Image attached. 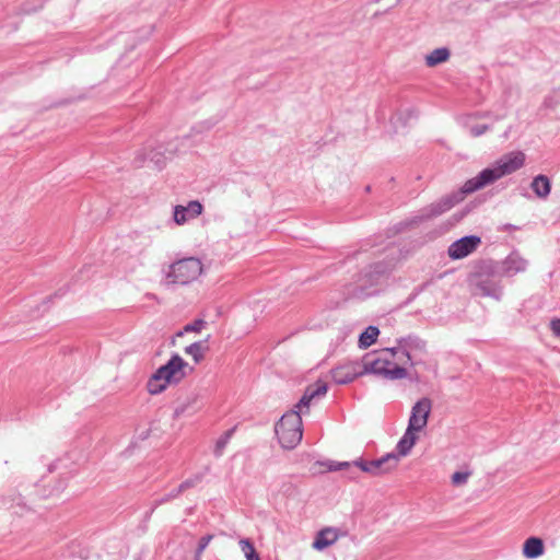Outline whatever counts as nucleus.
<instances>
[{"label":"nucleus","mask_w":560,"mask_h":560,"mask_svg":"<svg viewBox=\"0 0 560 560\" xmlns=\"http://www.w3.org/2000/svg\"><path fill=\"white\" fill-rule=\"evenodd\" d=\"M525 162L523 152H511L503 155L492 166L483 168L478 175L465 182L460 189L462 195L472 194L505 175H510L520 170Z\"/></svg>","instance_id":"obj_1"},{"label":"nucleus","mask_w":560,"mask_h":560,"mask_svg":"<svg viewBox=\"0 0 560 560\" xmlns=\"http://www.w3.org/2000/svg\"><path fill=\"white\" fill-rule=\"evenodd\" d=\"M502 278L495 260L482 259L475 264L469 275V284L475 295L500 301L503 296Z\"/></svg>","instance_id":"obj_2"},{"label":"nucleus","mask_w":560,"mask_h":560,"mask_svg":"<svg viewBox=\"0 0 560 560\" xmlns=\"http://www.w3.org/2000/svg\"><path fill=\"white\" fill-rule=\"evenodd\" d=\"M275 433L281 447L294 448L302 440L303 423L300 411L285 412L275 425Z\"/></svg>","instance_id":"obj_3"},{"label":"nucleus","mask_w":560,"mask_h":560,"mask_svg":"<svg viewBox=\"0 0 560 560\" xmlns=\"http://www.w3.org/2000/svg\"><path fill=\"white\" fill-rule=\"evenodd\" d=\"M462 197L457 195H448L442 197L436 202H432L429 206L422 208L418 214L412 217L411 219L399 222L395 229L396 233H400L409 228L416 226L424 221H429L433 218H436L444 212L451 210L457 202H459Z\"/></svg>","instance_id":"obj_4"},{"label":"nucleus","mask_w":560,"mask_h":560,"mask_svg":"<svg viewBox=\"0 0 560 560\" xmlns=\"http://www.w3.org/2000/svg\"><path fill=\"white\" fill-rule=\"evenodd\" d=\"M202 272V262L196 257H186L168 266L165 273L171 284H188L195 281Z\"/></svg>","instance_id":"obj_5"},{"label":"nucleus","mask_w":560,"mask_h":560,"mask_svg":"<svg viewBox=\"0 0 560 560\" xmlns=\"http://www.w3.org/2000/svg\"><path fill=\"white\" fill-rule=\"evenodd\" d=\"M396 264L397 258L395 256H387L383 260L369 265L363 272L365 283L371 285L378 283L383 277L388 276L395 269Z\"/></svg>","instance_id":"obj_6"},{"label":"nucleus","mask_w":560,"mask_h":560,"mask_svg":"<svg viewBox=\"0 0 560 560\" xmlns=\"http://www.w3.org/2000/svg\"><path fill=\"white\" fill-rule=\"evenodd\" d=\"M187 362L178 354L174 353L166 364L155 371L156 378H163L165 382L179 381L185 376L183 369Z\"/></svg>","instance_id":"obj_7"},{"label":"nucleus","mask_w":560,"mask_h":560,"mask_svg":"<svg viewBox=\"0 0 560 560\" xmlns=\"http://www.w3.org/2000/svg\"><path fill=\"white\" fill-rule=\"evenodd\" d=\"M481 244V238L477 235H466L453 242L447 249L451 259H463L470 255Z\"/></svg>","instance_id":"obj_8"},{"label":"nucleus","mask_w":560,"mask_h":560,"mask_svg":"<svg viewBox=\"0 0 560 560\" xmlns=\"http://www.w3.org/2000/svg\"><path fill=\"white\" fill-rule=\"evenodd\" d=\"M432 401L428 397L419 399L411 408L408 427L417 431H422L430 417Z\"/></svg>","instance_id":"obj_9"},{"label":"nucleus","mask_w":560,"mask_h":560,"mask_svg":"<svg viewBox=\"0 0 560 560\" xmlns=\"http://www.w3.org/2000/svg\"><path fill=\"white\" fill-rule=\"evenodd\" d=\"M497 266L502 277H514L527 269L528 261L514 250L504 260L497 261Z\"/></svg>","instance_id":"obj_10"},{"label":"nucleus","mask_w":560,"mask_h":560,"mask_svg":"<svg viewBox=\"0 0 560 560\" xmlns=\"http://www.w3.org/2000/svg\"><path fill=\"white\" fill-rule=\"evenodd\" d=\"M334 382L338 385H346L353 382L357 377L362 376L360 371V362L351 361L340 364L330 370Z\"/></svg>","instance_id":"obj_11"},{"label":"nucleus","mask_w":560,"mask_h":560,"mask_svg":"<svg viewBox=\"0 0 560 560\" xmlns=\"http://www.w3.org/2000/svg\"><path fill=\"white\" fill-rule=\"evenodd\" d=\"M203 207L198 200H191L186 206L177 205L174 207V221L176 224L182 225L189 220L199 217L202 213Z\"/></svg>","instance_id":"obj_12"},{"label":"nucleus","mask_w":560,"mask_h":560,"mask_svg":"<svg viewBox=\"0 0 560 560\" xmlns=\"http://www.w3.org/2000/svg\"><path fill=\"white\" fill-rule=\"evenodd\" d=\"M398 462L399 455H396L394 452L387 453L377 459L370 460V475L382 476L388 474L396 469Z\"/></svg>","instance_id":"obj_13"},{"label":"nucleus","mask_w":560,"mask_h":560,"mask_svg":"<svg viewBox=\"0 0 560 560\" xmlns=\"http://www.w3.org/2000/svg\"><path fill=\"white\" fill-rule=\"evenodd\" d=\"M328 390L327 383L323 382L322 380H318L314 384L308 385L298 404L294 406V410L302 411V408H308L311 405V401L319 396H324Z\"/></svg>","instance_id":"obj_14"},{"label":"nucleus","mask_w":560,"mask_h":560,"mask_svg":"<svg viewBox=\"0 0 560 560\" xmlns=\"http://www.w3.org/2000/svg\"><path fill=\"white\" fill-rule=\"evenodd\" d=\"M397 343L400 347L401 354L407 359V362H409L410 365L416 364V362L412 360L411 351L424 352L427 346L424 340L418 336L411 335L397 339Z\"/></svg>","instance_id":"obj_15"},{"label":"nucleus","mask_w":560,"mask_h":560,"mask_svg":"<svg viewBox=\"0 0 560 560\" xmlns=\"http://www.w3.org/2000/svg\"><path fill=\"white\" fill-rule=\"evenodd\" d=\"M386 365H392V362L387 359L381 358H375L371 360L370 355L366 354L363 358L362 363H360L361 375L375 374L382 376L383 371L386 369Z\"/></svg>","instance_id":"obj_16"},{"label":"nucleus","mask_w":560,"mask_h":560,"mask_svg":"<svg viewBox=\"0 0 560 560\" xmlns=\"http://www.w3.org/2000/svg\"><path fill=\"white\" fill-rule=\"evenodd\" d=\"M338 539V530L334 527H326L319 530L313 541V548L316 550H324L335 544Z\"/></svg>","instance_id":"obj_17"},{"label":"nucleus","mask_w":560,"mask_h":560,"mask_svg":"<svg viewBox=\"0 0 560 560\" xmlns=\"http://www.w3.org/2000/svg\"><path fill=\"white\" fill-rule=\"evenodd\" d=\"M545 552V544L540 537L530 536L523 544V556L527 559H536Z\"/></svg>","instance_id":"obj_18"},{"label":"nucleus","mask_w":560,"mask_h":560,"mask_svg":"<svg viewBox=\"0 0 560 560\" xmlns=\"http://www.w3.org/2000/svg\"><path fill=\"white\" fill-rule=\"evenodd\" d=\"M417 432V430L407 427L406 432L404 433V435L396 445V455H399V458L401 456H407L410 453L411 448L413 447L418 440V436L416 434Z\"/></svg>","instance_id":"obj_19"},{"label":"nucleus","mask_w":560,"mask_h":560,"mask_svg":"<svg viewBox=\"0 0 560 560\" xmlns=\"http://www.w3.org/2000/svg\"><path fill=\"white\" fill-rule=\"evenodd\" d=\"M530 189L540 199H547L551 191V182L548 176L539 174L530 183Z\"/></svg>","instance_id":"obj_20"},{"label":"nucleus","mask_w":560,"mask_h":560,"mask_svg":"<svg viewBox=\"0 0 560 560\" xmlns=\"http://www.w3.org/2000/svg\"><path fill=\"white\" fill-rule=\"evenodd\" d=\"M451 57V51L447 47H440L432 50L425 56V63L428 67H435L446 62Z\"/></svg>","instance_id":"obj_21"},{"label":"nucleus","mask_w":560,"mask_h":560,"mask_svg":"<svg viewBox=\"0 0 560 560\" xmlns=\"http://www.w3.org/2000/svg\"><path fill=\"white\" fill-rule=\"evenodd\" d=\"M380 329L376 326H368L359 336L358 345L361 349H368L376 342Z\"/></svg>","instance_id":"obj_22"},{"label":"nucleus","mask_w":560,"mask_h":560,"mask_svg":"<svg viewBox=\"0 0 560 560\" xmlns=\"http://www.w3.org/2000/svg\"><path fill=\"white\" fill-rule=\"evenodd\" d=\"M408 375L407 369L400 365H397L392 362V365H386V369L383 371V377L395 381L405 378Z\"/></svg>","instance_id":"obj_23"},{"label":"nucleus","mask_w":560,"mask_h":560,"mask_svg":"<svg viewBox=\"0 0 560 560\" xmlns=\"http://www.w3.org/2000/svg\"><path fill=\"white\" fill-rule=\"evenodd\" d=\"M205 342L206 341H196L185 348V353L191 355L196 363L202 361L203 353L208 349Z\"/></svg>","instance_id":"obj_24"},{"label":"nucleus","mask_w":560,"mask_h":560,"mask_svg":"<svg viewBox=\"0 0 560 560\" xmlns=\"http://www.w3.org/2000/svg\"><path fill=\"white\" fill-rule=\"evenodd\" d=\"M316 465L326 467L327 471H339L350 469V467L352 466V462L325 460L316 462Z\"/></svg>","instance_id":"obj_25"},{"label":"nucleus","mask_w":560,"mask_h":560,"mask_svg":"<svg viewBox=\"0 0 560 560\" xmlns=\"http://www.w3.org/2000/svg\"><path fill=\"white\" fill-rule=\"evenodd\" d=\"M168 382H165L163 378H156L155 373L148 381L147 387L150 394L156 395L163 392Z\"/></svg>","instance_id":"obj_26"},{"label":"nucleus","mask_w":560,"mask_h":560,"mask_svg":"<svg viewBox=\"0 0 560 560\" xmlns=\"http://www.w3.org/2000/svg\"><path fill=\"white\" fill-rule=\"evenodd\" d=\"M206 320L201 318L195 319L192 323H189L184 326L183 330L177 332V336H183L185 332H199L201 329L206 327Z\"/></svg>","instance_id":"obj_27"},{"label":"nucleus","mask_w":560,"mask_h":560,"mask_svg":"<svg viewBox=\"0 0 560 560\" xmlns=\"http://www.w3.org/2000/svg\"><path fill=\"white\" fill-rule=\"evenodd\" d=\"M235 431V428H232L230 430H228L215 443V447H214V455L215 456H221L222 453H223V450L225 447V445L228 444L230 438L232 436V434L234 433Z\"/></svg>","instance_id":"obj_28"},{"label":"nucleus","mask_w":560,"mask_h":560,"mask_svg":"<svg viewBox=\"0 0 560 560\" xmlns=\"http://www.w3.org/2000/svg\"><path fill=\"white\" fill-rule=\"evenodd\" d=\"M201 475H195L191 478L186 479L177 487V493H183L187 489L196 487L201 481Z\"/></svg>","instance_id":"obj_29"},{"label":"nucleus","mask_w":560,"mask_h":560,"mask_svg":"<svg viewBox=\"0 0 560 560\" xmlns=\"http://www.w3.org/2000/svg\"><path fill=\"white\" fill-rule=\"evenodd\" d=\"M279 491L285 497H295L299 493L298 487L290 480L283 481Z\"/></svg>","instance_id":"obj_30"},{"label":"nucleus","mask_w":560,"mask_h":560,"mask_svg":"<svg viewBox=\"0 0 560 560\" xmlns=\"http://www.w3.org/2000/svg\"><path fill=\"white\" fill-rule=\"evenodd\" d=\"M212 538H213L212 535H206L200 538V540L198 542L197 550H196V555H195L196 560H200L201 553L207 548V546L209 545V542L211 541Z\"/></svg>","instance_id":"obj_31"},{"label":"nucleus","mask_w":560,"mask_h":560,"mask_svg":"<svg viewBox=\"0 0 560 560\" xmlns=\"http://www.w3.org/2000/svg\"><path fill=\"white\" fill-rule=\"evenodd\" d=\"M470 472L469 471H455L452 475V483L454 486H460L466 483Z\"/></svg>","instance_id":"obj_32"},{"label":"nucleus","mask_w":560,"mask_h":560,"mask_svg":"<svg viewBox=\"0 0 560 560\" xmlns=\"http://www.w3.org/2000/svg\"><path fill=\"white\" fill-rule=\"evenodd\" d=\"M490 128L491 127L489 125H486V124L475 125V126L470 127L469 132H470V135L472 137L477 138V137H480L483 133H486L488 130H490Z\"/></svg>","instance_id":"obj_33"},{"label":"nucleus","mask_w":560,"mask_h":560,"mask_svg":"<svg viewBox=\"0 0 560 560\" xmlns=\"http://www.w3.org/2000/svg\"><path fill=\"white\" fill-rule=\"evenodd\" d=\"M369 463H370V460H365L363 458H358L352 462V466L361 469V471H363V472L370 474Z\"/></svg>","instance_id":"obj_34"},{"label":"nucleus","mask_w":560,"mask_h":560,"mask_svg":"<svg viewBox=\"0 0 560 560\" xmlns=\"http://www.w3.org/2000/svg\"><path fill=\"white\" fill-rule=\"evenodd\" d=\"M247 560H260L254 544L249 539H247Z\"/></svg>","instance_id":"obj_35"},{"label":"nucleus","mask_w":560,"mask_h":560,"mask_svg":"<svg viewBox=\"0 0 560 560\" xmlns=\"http://www.w3.org/2000/svg\"><path fill=\"white\" fill-rule=\"evenodd\" d=\"M550 329L556 337H560V318L551 319Z\"/></svg>","instance_id":"obj_36"},{"label":"nucleus","mask_w":560,"mask_h":560,"mask_svg":"<svg viewBox=\"0 0 560 560\" xmlns=\"http://www.w3.org/2000/svg\"><path fill=\"white\" fill-rule=\"evenodd\" d=\"M180 493H177V488L173 489L165 498L160 500V503H164L171 499L177 498Z\"/></svg>","instance_id":"obj_37"},{"label":"nucleus","mask_w":560,"mask_h":560,"mask_svg":"<svg viewBox=\"0 0 560 560\" xmlns=\"http://www.w3.org/2000/svg\"><path fill=\"white\" fill-rule=\"evenodd\" d=\"M518 229H520L518 226L513 225V224H511V223H506V224L503 226V230H504V231H516V230H518Z\"/></svg>","instance_id":"obj_38"},{"label":"nucleus","mask_w":560,"mask_h":560,"mask_svg":"<svg viewBox=\"0 0 560 560\" xmlns=\"http://www.w3.org/2000/svg\"><path fill=\"white\" fill-rule=\"evenodd\" d=\"M400 349V347H393V348H386L385 351H388L392 355H395L398 350Z\"/></svg>","instance_id":"obj_39"},{"label":"nucleus","mask_w":560,"mask_h":560,"mask_svg":"<svg viewBox=\"0 0 560 560\" xmlns=\"http://www.w3.org/2000/svg\"><path fill=\"white\" fill-rule=\"evenodd\" d=\"M238 545H240L241 549H242L243 551H245V546H246L245 538H241V539L238 540Z\"/></svg>","instance_id":"obj_40"},{"label":"nucleus","mask_w":560,"mask_h":560,"mask_svg":"<svg viewBox=\"0 0 560 560\" xmlns=\"http://www.w3.org/2000/svg\"><path fill=\"white\" fill-rule=\"evenodd\" d=\"M183 411H184V409H182V410L176 409V410H175V413H176V416H179V415H180V412H183Z\"/></svg>","instance_id":"obj_41"},{"label":"nucleus","mask_w":560,"mask_h":560,"mask_svg":"<svg viewBox=\"0 0 560 560\" xmlns=\"http://www.w3.org/2000/svg\"><path fill=\"white\" fill-rule=\"evenodd\" d=\"M155 163L159 165L160 163H162V160L159 158L155 160Z\"/></svg>","instance_id":"obj_42"},{"label":"nucleus","mask_w":560,"mask_h":560,"mask_svg":"<svg viewBox=\"0 0 560 560\" xmlns=\"http://www.w3.org/2000/svg\"><path fill=\"white\" fill-rule=\"evenodd\" d=\"M349 477H350L351 479H354V478H355V476H353V475H352V472H349Z\"/></svg>","instance_id":"obj_43"},{"label":"nucleus","mask_w":560,"mask_h":560,"mask_svg":"<svg viewBox=\"0 0 560 560\" xmlns=\"http://www.w3.org/2000/svg\"><path fill=\"white\" fill-rule=\"evenodd\" d=\"M486 116H487L486 114H482V115H479L478 117L485 118Z\"/></svg>","instance_id":"obj_44"},{"label":"nucleus","mask_w":560,"mask_h":560,"mask_svg":"<svg viewBox=\"0 0 560 560\" xmlns=\"http://www.w3.org/2000/svg\"><path fill=\"white\" fill-rule=\"evenodd\" d=\"M370 189H371V187H370V186H366V187H365V190H366V191H370Z\"/></svg>","instance_id":"obj_45"}]
</instances>
